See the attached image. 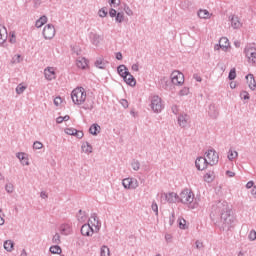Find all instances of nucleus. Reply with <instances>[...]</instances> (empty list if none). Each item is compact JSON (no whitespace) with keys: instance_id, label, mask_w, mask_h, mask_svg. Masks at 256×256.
Here are the masks:
<instances>
[{"instance_id":"61","label":"nucleus","mask_w":256,"mask_h":256,"mask_svg":"<svg viewBox=\"0 0 256 256\" xmlns=\"http://www.w3.org/2000/svg\"><path fill=\"white\" fill-rule=\"evenodd\" d=\"M22 165H29V159L25 157L23 160H20Z\"/></svg>"},{"instance_id":"48","label":"nucleus","mask_w":256,"mask_h":256,"mask_svg":"<svg viewBox=\"0 0 256 256\" xmlns=\"http://www.w3.org/2000/svg\"><path fill=\"white\" fill-rule=\"evenodd\" d=\"M248 239L249 241H255L256 239V231L255 230H251L249 235H248Z\"/></svg>"},{"instance_id":"25","label":"nucleus","mask_w":256,"mask_h":256,"mask_svg":"<svg viewBox=\"0 0 256 256\" xmlns=\"http://www.w3.org/2000/svg\"><path fill=\"white\" fill-rule=\"evenodd\" d=\"M171 80H169V78L167 77H163L160 79L159 85L160 87H162V89H169V85H171Z\"/></svg>"},{"instance_id":"51","label":"nucleus","mask_w":256,"mask_h":256,"mask_svg":"<svg viewBox=\"0 0 256 256\" xmlns=\"http://www.w3.org/2000/svg\"><path fill=\"white\" fill-rule=\"evenodd\" d=\"M186 223H187V221L185 219H180L179 220V228L180 229H187Z\"/></svg>"},{"instance_id":"49","label":"nucleus","mask_w":256,"mask_h":256,"mask_svg":"<svg viewBox=\"0 0 256 256\" xmlns=\"http://www.w3.org/2000/svg\"><path fill=\"white\" fill-rule=\"evenodd\" d=\"M33 149H43V143L39 142V141H35L33 143Z\"/></svg>"},{"instance_id":"63","label":"nucleus","mask_w":256,"mask_h":256,"mask_svg":"<svg viewBox=\"0 0 256 256\" xmlns=\"http://www.w3.org/2000/svg\"><path fill=\"white\" fill-rule=\"evenodd\" d=\"M15 33L11 34L10 43H16Z\"/></svg>"},{"instance_id":"54","label":"nucleus","mask_w":256,"mask_h":256,"mask_svg":"<svg viewBox=\"0 0 256 256\" xmlns=\"http://www.w3.org/2000/svg\"><path fill=\"white\" fill-rule=\"evenodd\" d=\"M120 103L122 107H124V109H127V107H129V102L126 99H121Z\"/></svg>"},{"instance_id":"55","label":"nucleus","mask_w":256,"mask_h":256,"mask_svg":"<svg viewBox=\"0 0 256 256\" xmlns=\"http://www.w3.org/2000/svg\"><path fill=\"white\" fill-rule=\"evenodd\" d=\"M124 11H125L126 15H129V17H131V15H133V10H131V8H129V6H126L124 8Z\"/></svg>"},{"instance_id":"38","label":"nucleus","mask_w":256,"mask_h":256,"mask_svg":"<svg viewBox=\"0 0 256 256\" xmlns=\"http://www.w3.org/2000/svg\"><path fill=\"white\" fill-rule=\"evenodd\" d=\"M100 255L101 256H109L110 255L109 247L102 246L101 250H100Z\"/></svg>"},{"instance_id":"13","label":"nucleus","mask_w":256,"mask_h":256,"mask_svg":"<svg viewBox=\"0 0 256 256\" xmlns=\"http://www.w3.org/2000/svg\"><path fill=\"white\" fill-rule=\"evenodd\" d=\"M93 233H95V230L93 229V227L91 226V224H83L81 227V234L84 237H91V235H93Z\"/></svg>"},{"instance_id":"45","label":"nucleus","mask_w":256,"mask_h":256,"mask_svg":"<svg viewBox=\"0 0 256 256\" xmlns=\"http://www.w3.org/2000/svg\"><path fill=\"white\" fill-rule=\"evenodd\" d=\"M25 89H27V87H25V86L19 84V85L16 87V93H17V95H21V94L25 91Z\"/></svg>"},{"instance_id":"6","label":"nucleus","mask_w":256,"mask_h":256,"mask_svg":"<svg viewBox=\"0 0 256 256\" xmlns=\"http://www.w3.org/2000/svg\"><path fill=\"white\" fill-rule=\"evenodd\" d=\"M171 83L173 85H183L185 83V76L183 73L175 70L171 74Z\"/></svg>"},{"instance_id":"18","label":"nucleus","mask_w":256,"mask_h":256,"mask_svg":"<svg viewBox=\"0 0 256 256\" xmlns=\"http://www.w3.org/2000/svg\"><path fill=\"white\" fill-rule=\"evenodd\" d=\"M208 113H209V116L212 117V119H217V117H219V110L214 104H211L209 106Z\"/></svg>"},{"instance_id":"5","label":"nucleus","mask_w":256,"mask_h":256,"mask_svg":"<svg viewBox=\"0 0 256 256\" xmlns=\"http://www.w3.org/2000/svg\"><path fill=\"white\" fill-rule=\"evenodd\" d=\"M205 159H207L208 164L213 167V165L219 163V154H217L215 150L210 149L205 153Z\"/></svg>"},{"instance_id":"16","label":"nucleus","mask_w":256,"mask_h":256,"mask_svg":"<svg viewBox=\"0 0 256 256\" xmlns=\"http://www.w3.org/2000/svg\"><path fill=\"white\" fill-rule=\"evenodd\" d=\"M44 75L48 81H53V79H55V69H53V67L46 68Z\"/></svg>"},{"instance_id":"35","label":"nucleus","mask_w":256,"mask_h":256,"mask_svg":"<svg viewBox=\"0 0 256 256\" xmlns=\"http://www.w3.org/2000/svg\"><path fill=\"white\" fill-rule=\"evenodd\" d=\"M94 105H95V102L93 101H88V103H86L84 106H83V109H85V111H93L94 109Z\"/></svg>"},{"instance_id":"50","label":"nucleus","mask_w":256,"mask_h":256,"mask_svg":"<svg viewBox=\"0 0 256 256\" xmlns=\"http://www.w3.org/2000/svg\"><path fill=\"white\" fill-rule=\"evenodd\" d=\"M99 17H107V8H102L98 12Z\"/></svg>"},{"instance_id":"41","label":"nucleus","mask_w":256,"mask_h":256,"mask_svg":"<svg viewBox=\"0 0 256 256\" xmlns=\"http://www.w3.org/2000/svg\"><path fill=\"white\" fill-rule=\"evenodd\" d=\"M151 209L155 212L156 217H159V206L157 205V202H152Z\"/></svg>"},{"instance_id":"11","label":"nucleus","mask_w":256,"mask_h":256,"mask_svg":"<svg viewBox=\"0 0 256 256\" xmlns=\"http://www.w3.org/2000/svg\"><path fill=\"white\" fill-rule=\"evenodd\" d=\"M164 196L165 201L167 203H177L179 202V195L175 192L163 193L162 197Z\"/></svg>"},{"instance_id":"32","label":"nucleus","mask_w":256,"mask_h":256,"mask_svg":"<svg viewBox=\"0 0 256 256\" xmlns=\"http://www.w3.org/2000/svg\"><path fill=\"white\" fill-rule=\"evenodd\" d=\"M117 71L120 77H122L123 79L125 77V71H129V70L127 69V66L122 64L117 67Z\"/></svg>"},{"instance_id":"22","label":"nucleus","mask_w":256,"mask_h":256,"mask_svg":"<svg viewBox=\"0 0 256 256\" xmlns=\"http://www.w3.org/2000/svg\"><path fill=\"white\" fill-rule=\"evenodd\" d=\"M94 65L98 69H105V67H107V61H105V59L99 57L96 59Z\"/></svg>"},{"instance_id":"2","label":"nucleus","mask_w":256,"mask_h":256,"mask_svg":"<svg viewBox=\"0 0 256 256\" xmlns=\"http://www.w3.org/2000/svg\"><path fill=\"white\" fill-rule=\"evenodd\" d=\"M195 199V194L193 191L189 189H184L178 196V203H183V205H187L189 209H195V203H193Z\"/></svg>"},{"instance_id":"37","label":"nucleus","mask_w":256,"mask_h":256,"mask_svg":"<svg viewBox=\"0 0 256 256\" xmlns=\"http://www.w3.org/2000/svg\"><path fill=\"white\" fill-rule=\"evenodd\" d=\"M122 185L124 189H131V178L123 179Z\"/></svg>"},{"instance_id":"4","label":"nucleus","mask_w":256,"mask_h":256,"mask_svg":"<svg viewBox=\"0 0 256 256\" xmlns=\"http://www.w3.org/2000/svg\"><path fill=\"white\" fill-rule=\"evenodd\" d=\"M150 107L154 113H161L163 109H165V105H163V100L159 96H153L151 98Z\"/></svg>"},{"instance_id":"57","label":"nucleus","mask_w":256,"mask_h":256,"mask_svg":"<svg viewBox=\"0 0 256 256\" xmlns=\"http://www.w3.org/2000/svg\"><path fill=\"white\" fill-rule=\"evenodd\" d=\"M180 95H189V88H183L182 90H180Z\"/></svg>"},{"instance_id":"62","label":"nucleus","mask_w":256,"mask_h":256,"mask_svg":"<svg viewBox=\"0 0 256 256\" xmlns=\"http://www.w3.org/2000/svg\"><path fill=\"white\" fill-rule=\"evenodd\" d=\"M202 247H203V242L196 241V248L197 249H202Z\"/></svg>"},{"instance_id":"14","label":"nucleus","mask_w":256,"mask_h":256,"mask_svg":"<svg viewBox=\"0 0 256 256\" xmlns=\"http://www.w3.org/2000/svg\"><path fill=\"white\" fill-rule=\"evenodd\" d=\"M219 49H221L222 51H227V49H229V39L222 37L219 40V44L215 46L216 51H219Z\"/></svg>"},{"instance_id":"1","label":"nucleus","mask_w":256,"mask_h":256,"mask_svg":"<svg viewBox=\"0 0 256 256\" xmlns=\"http://www.w3.org/2000/svg\"><path fill=\"white\" fill-rule=\"evenodd\" d=\"M210 217H220V222L222 223V229L229 231L231 227L235 225V216H233V210L229 208L227 201H218L212 208Z\"/></svg>"},{"instance_id":"46","label":"nucleus","mask_w":256,"mask_h":256,"mask_svg":"<svg viewBox=\"0 0 256 256\" xmlns=\"http://www.w3.org/2000/svg\"><path fill=\"white\" fill-rule=\"evenodd\" d=\"M75 133H77V129H75V128H66L65 129V134L66 135H73V136H75Z\"/></svg>"},{"instance_id":"10","label":"nucleus","mask_w":256,"mask_h":256,"mask_svg":"<svg viewBox=\"0 0 256 256\" xmlns=\"http://www.w3.org/2000/svg\"><path fill=\"white\" fill-rule=\"evenodd\" d=\"M195 165L198 171H205V169H207V165H209V162L205 157H198L195 161Z\"/></svg>"},{"instance_id":"40","label":"nucleus","mask_w":256,"mask_h":256,"mask_svg":"<svg viewBox=\"0 0 256 256\" xmlns=\"http://www.w3.org/2000/svg\"><path fill=\"white\" fill-rule=\"evenodd\" d=\"M238 155L239 153H237V151L229 150L228 152L229 161H233V159H235Z\"/></svg>"},{"instance_id":"29","label":"nucleus","mask_w":256,"mask_h":256,"mask_svg":"<svg viewBox=\"0 0 256 256\" xmlns=\"http://www.w3.org/2000/svg\"><path fill=\"white\" fill-rule=\"evenodd\" d=\"M49 251L53 255H61V253L63 252V250L61 249V246H59V245L51 246Z\"/></svg>"},{"instance_id":"26","label":"nucleus","mask_w":256,"mask_h":256,"mask_svg":"<svg viewBox=\"0 0 256 256\" xmlns=\"http://www.w3.org/2000/svg\"><path fill=\"white\" fill-rule=\"evenodd\" d=\"M87 59L86 58H80L76 61V65L79 69H87Z\"/></svg>"},{"instance_id":"60","label":"nucleus","mask_w":256,"mask_h":256,"mask_svg":"<svg viewBox=\"0 0 256 256\" xmlns=\"http://www.w3.org/2000/svg\"><path fill=\"white\" fill-rule=\"evenodd\" d=\"M16 157H18L20 161H23L25 158V153H17Z\"/></svg>"},{"instance_id":"53","label":"nucleus","mask_w":256,"mask_h":256,"mask_svg":"<svg viewBox=\"0 0 256 256\" xmlns=\"http://www.w3.org/2000/svg\"><path fill=\"white\" fill-rule=\"evenodd\" d=\"M83 131L76 130V133H74V137H77V139H83Z\"/></svg>"},{"instance_id":"47","label":"nucleus","mask_w":256,"mask_h":256,"mask_svg":"<svg viewBox=\"0 0 256 256\" xmlns=\"http://www.w3.org/2000/svg\"><path fill=\"white\" fill-rule=\"evenodd\" d=\"M240 97H241V99H244V101L249 100V99H250V97H249V92H247V91H242V92L240 93Z\"/></svg>"},{"instance_id":"36","label":"nucleus","mask_w":256,"mask_h":256,"mask_svg":"<svg viewBox=\"0 0 256 256\" xmlns=\"http://www.w3.org/2000/svg\"><path fill=\"white\" fill-rule=\"evenodd\" d=\"M236 77H237V71L235 70V68H232L228 74V79L229 81H234Z\"/></svg>"},{"instance_id":"21","label":"nucleus","mask_w":256,"mask_h":256,"mask_svg":"<svg viewBox=\"0 0 256 256\" xmlns=\"http://www.w3.org/2000/svg\"><path fill=\"white\" fill-rule=\"evenodd\" d=\"M189 120V116L187 114H181L178 116V124L181 127H187V121Z\"/></svg>"},{"instance_id":"56","label":"nucleus","mask_w":256,"mask_h":256,"mask_svg":"<svg viewBox=\"0 0 256 256\" xmlns=\"http://www.w3.org/2000/svg\"><path fill=\"white\" fill-rule=\"evenodd\" d=\"M175 223V212H172L169 218V225H173Z\"/></svg>"},{"instance_id":"39","label":"nucleus","mask_w":256,"mask_h":256,"mask_svg":"<svg viewBox=\"0 0 256 256\" xmlns=\"http://www.w3.org/2000/svg\"><path fill=\"white\" fill-rule=\"evenodd\" d=\"M139 187V181L135 178H131L130 180V189H137Z\"/></svg>"},{"instance_id":"8","label":"nucleus","mask_w":256,"mask_h":256,"mask_svg":"<svg viewBox=\"0 0 256 256\" xmlns=\"http://www.w3.org/2000/svg\"><path fill=\"white\" fill-rule=\"evenodd\" d=\"M42 33L45 39H53L55 37V26L53 24L46 25Z\"/></svg>"},{"instance_id":"33","label":"nucleus","mask_w":256,"mask_h":256,"mask_svg":"<svg viewBox=\"0 0 256 256\" xmlns=\"http://www.w3.org/2000/svg\"><path fill=\"white\" fill-rule=\"evenodd\" d=\"M45 23H47V16H42V17H40L39 20L36 21L35 25H36L37 29H39L42 26H44Z\"/></svg>"},{"instance_id":"31","label":"nucleus","mask_w":256,"mask_h":256,"mask_svg":"<svg viewBox=\"0 0 256 256\" xmlns=\"http://www.w3.org/2000/svg\"><path fill=\"white\" fill-rule=\"evenodd\" d=\"M82 150L84 153H93V146L89 142H85L82 144Z\"/></svg>"},{"instance_id":"12","label":"nucleus","mask_w":256,"mask_h":256,"mask_svg":"<svg viewBox=\"0 0 256 256\" xmlns=\"http://www.w3.org/2000/svg\"><path fill=\"white\" fill-rule=\"evenodd\" d=\"M123 79L127 85H130V87H135V85H137V80H135V77L131 75V72L129 71H124Z\"/></svg>"},{"instance_id":"43","label":"nucleus","mask_w":256,"mask_h":256,"mask_svg":"<svg viewBox=\"0 0 256 256\" xmlns=\"http://www.w3.org/2000/svg\"><path fill=\"white\" fill-rule=\"evenodd\" d=\"M52 243H55V245H59V243H61V235H59V233H56L53 236Z\"/></svg>"},{"instance_id":"44","label":"nucleus","mask_w":256,"mask_h":256,"mask_svg":"<svg viewBox=\"0 0 256 256\" xmlns=\"http://www.w3.org/2000/svg\"><path fill=\"white\" fill-rule=\"evenodd\" d=\"M5 191L7 193H13V191H15V186H13L12 183H8L5 185Z\"/></svg>"},{"instance_id":"59","label":"nucleus","mask_w":256,"mask_h":256,"mask_svg":"<svg viewBox=\"0 0 256 256\" xmlns=\"http://www.w3.org/2000/svg\"><path fill=\"white\" fill-rule=\"evenodd\" d=\"M109 15H110V17H116V15H117V10H115V9H110V11H109Z\"/></svg>"},{"instance_id":"27","label":"nucleus","mask_w":256,"mask_h":256,"mask_svg":"<svg viewBox=\"0 0 256 256\" xmlns=\"http://www.w3.org/2000/svg\"><path fill=\"white\" fill-rule=\"evenodd\" d=\"M198 17L200 19H210L211 13H209L207 10L200 9L197 13Z\"/></svg>"},{"instance_id":"30","label":"nucleus","mask_w":256,"mask_h":256,"mask_svg":"<svg viewBox=\"0 0 256 256\" xmlns=\"http://www.w3.org/2000/svg\"><path fill=\"white\" fill-rule=\"evenodd\" d=\"M14 243L11 240H6L4 242V249L7 250L9 253H11V251H13V247H14Z\"/></svg>"},{"instance_id":"24","label":"nucleus","mask_w":256,"mask_h":256,"mask_svg":"<svg viewBox=\"0 0 256 256\" xmlns=\"http://www.w3.org/2000/svg\"><path fill=\"white\" fill-rule=\"evenodd\" d=\"M60 233H61V235H71V225L62 224L60 226Z\"/></svg>"},{"instance_id":"58","label":"nucleus","mask_w":256,"mask_h":256,"mask_svg":"<svg viewBox=\"0 0 256 256\" xmlns=\"http://www.w3.org/2000/svg\"><path fill=\"white\" fill-rule=\"evenodd\" d=\"M172 113H174V115H177L179 113V107H177V105L172 106Z\"/></svg>"},{"instance_id":"7","label":"nucleus","mask_w":256,"mask_h":256,"mask_svg":"<svg viewBox=\"0 0 256 256\" xmlns=\"http://www.w3.org/2000/svg\"><path fill=\"white\" fill-rule=\"evenodd\" d=\"M244 53L246 58L248 59V63L251 65L256 64V48L255 47H248L244 49Z\"/></svg>"},{"instance_id":"52","label":"nucleus","mask_w":256,"mask_h":256,"mask_svg":"<svg viewBox=\"0 0 256 256\" xmlns=\"http://www.w3.org/2000/svg\"><path fill=\"white\" fill-rule=\"evenodd\" d=\"M61 103H63V100L61 99V97L57 96L55 99H54V105L56 107H59V105H61Z\"/></svg>"},{"instance_id":"64","label":"nucleus","mask_w":256,"mask_h":256,"mask_svg":"<svg viewBox=\"0 0 256 256\" xmlns=\"http://www.w3.org/2000/svg\"><path fill=\"white\" fill-rule=\"evenodd\" d=\"M132 71H139V64H133Z\"/></svg>"},{"instance_id":"3","label":"nucleus","mask_w":256,"mask_h":256,"mask_svg":"<svg viewBox=\"0 0 256 256\" xmlns=\"http://www.w3.org/2000/svg\"><path fill=\"white\" fill-rule=\"evenodd\" d=\"M71 98L75 105H83L87 99V92L85 91V88L78 87L74 89L71 93Z\"/></svg>"},{"instance_id":"9","label":"nucleus","mask_w":256,"mask_h":256,"mask_svg":"<svg viewBox=\"0 0 256 256\" xmlns=\"http://www.w3.org/2000/svg\"><path fill=\"white\" fill-rule=\"evenodd\" d=\"M88 223L89 225H92V227H95V233H98V231L101 229V221H99V217H97V214L95 213L91 215V217L88 220Z\"/></svg>"},{"instance_id":"15","label":"nucleus","mask_w":256,"mask_h":256,"mask_svg":"<svg viewBox=\"0 0 256 256\" xmlns=\"http://www.w3.org/2000/svg\"><path fill=\"white\" fill-rule=\"evenodd\" d=\"M89 39L92 45H95L96 47L99 46V43H101L103 36L95 33V32H90L89 34Z\"/></svg>"},{"instance_id":"20","label":"nucleus","mask_w":256,"mask_h":256,"mask_svg":"<svg viewBox=\"0 0 256 256\" xmlns=\"http://www.w3.org/2000/svg\"><path fill=\"white\" fill-rule=\"evenodd\" d=\"M246 79L247 81H249L248 87L249 89H251V91H255L256 89V81H255V76H253V74H248L246 75Z\"/></svg>"},{"instance_id":"34","label":"nucleus","mask_w":256,"mask_h":256,"mask_svg":"<svg viewBox=\"0 0 256 256\" xmlns=\"http://www.w3.org/2000/svg\"><path fill=\"white\" fill-rule=\"evenodd\" d=\"M131 167L134 171H139V169H141V163L139 160H134L131 162Z\"/></svg>"},{"instance_id":"19","label":"nucleus","mask_w":256,"mask_h":256,"mask_svg":"<svg viewBox=\"0 0 256 256\" xmlns=\"http://www.w3.org/2000/svg\"><path fill=\"white\" fill-rule=\"evenodd\" d=\"M7 41V28L5 26L0 25V45H3Z\"/></svg>"},{"instance_id":"17","label":"nucleus","mask_w":256,"mask_h":256,"mask_svg":"<svg viewBox=\"0 0 256 256\" xmlns=\"http://www.w3.org/2000/svg\"><path fill=\"white\" fill-rule=\"evenodd\" d=\"M229 21L231 22V26L233 27V29H239V27H241V22L239 21L238 16H230Z\"/></svg>"},{"instance_id":"23","label":"nucleus","mask_w":256,"mask_h":256,"mask_svg":"<svg viewBox=\"0 0 256 256\" xmlns=\"http://www.w3.org/2000/svg\"><path fill=\"white\" fill-rule=\"evenodd\" d=\"M100 132H101V126H99V124L97 123L92 124L89 128V133L91 135H99Z\"/></svg>"},{"instance_id":"42","label":"nucleus","mask_w":256,"mask_h":256,"mask_svg":"<svg viewBox=\"0 0 256 256\" xmlns=\"http://www.w3.org/2000/svg\"><path fill=\"white\" fill-rule=\"evenodd\" d=\"M115 17L117 23H123L125 21V16L121 12H118Z\"/></svg>"},{"instance_id":"28","label":"nucleus","mask_w":256,"mask_h":256,"mask_svg":"<svg viewBox=\"0 0 256 256\" xmlns=\"http://www.w3.org/2000/svg\"><path fill=\"white\" fill-rule=\"evenodd\" d=\"M215 179V172L209 171L204 175V181L206 183H213V180Z\"/></svg>"}]
</instances>
